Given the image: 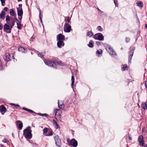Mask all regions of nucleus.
Returning <instances> with one entry per match:
<instances>
[{"label": "nucleus", "mask_w": 147, "mask_h": 147, "mask_svg": "<svg viewBox=\"0 0 147 147\" xmlns=\"http://www.w3.org/2000/svg\"><path fill=\"white\" fill-rule=\"evenodd\" d=\"M44 62L46 65L50 67H54L55 65H56L57 64L61 65L62 64L61 62H58L56 60H44Z\"/></svg>", "instance_id": "f257e3e1"}, {"label": "nucleus", "mask_w": 147, "mask_h": 147, "mask_svg": "<svg viewBox=\"0 0 147 147\" xmlns=\"http://www.w3.org/2000/svg\"><path fill=\"white\" fill-rule=\"evenodd\" d=\"M30 126H28L23 131V135L27 139H30L32 138V131Z\"/></svg>", "instance_id": "f03ea898"}, {"label": "nucleus", "mask_w": 147, "mask_h": 147, "mask_svg": "<svg viewBox=\"0 0 147 147\" xmlns=\"http://www.w3.org/2000/svg\"><path fill=\"white\" fill-rule=\"evenodd\" d=\"M67 141L69 145H71L74 147H76L78 145L77 142L74 138L70 140L67 139Z\"/></svg>", "instance_id": "7ed1b4c3"}, {"label": "nucleus", "mask_w": 147, "mask_h": 147, "mask_svg": "<svg viewBox=\"0 0 147 147\" xmlns=\"http://www.w3.org/2000/svg\"><path fill=\"white\" fill-rule=\"evenodd\" d=\"M130 51L129 53L128 61L129 63H131V61L133 56L135 48L134 47H131L130 48Z\"/></svg>", "instance_id": "20e7f679"}, {"label": "nucleus", "mask_w": 147, "mask_h": 147, "mask_svg": "<svg viewBox=\"0 0 147 147\" xmlns=\"http://www.w3.org/2000/svg\"><path fill=\"white\" fill-rule=\"evenodd\" d=\"M71 26L68 23H65L63 26V30L65 32L68 33L70 32Z\"/></svg>", "instance_id": "39448f33"}, {"label": "nucleus", "mask_w": 147, "mask_h": 147, "mask_svg": "<svg viewBox=\"0 0 147 147\" xmlns=\"http://www.w3.org/2000/svg\"><path fill=\"white\" fill-rule=\"evenodd\" d=\"M94 38L96 40H104L103 35L101 33H98L95 34L94 36Z\"/></svg>", "instance_id": "423d86ee"}, {"label": "nucleus", "mask_w": 147, "mask_h": 147, "mask_svg": "<svg viewBox=\"0 0 147 147\" xmlns=\"http://www.w3.org/2000/svg\"><path fill=\"white\" fill-rule=\"evenodd\" d=\"M106 49L111 55H114L116 54L115 53L112 48H111L110 45H107L106 47Z\"/></svg>", "instance_id": "0eeeda50"}, {"label": "nucleus", "mask_w": 147, "mask_h": 147, "mask_svg": "<svg viewBox=\"0 0 147 147\" xmlns=\"http://www.w3.org/2000/svg\"><path fill=\"white\" fill-rule=\"evenodd\" d=\"M54 140L56 145L58 147H61V141L58 136H56L54 138Z\"/></svg>", "instance_id": "6e6552de"}, {"label": "nucleus", "mask_w": 147, "mask_h": 147, "mask_svg": "<svg viewBox=\"0 0 147 147\" xmlns=\"http://www.w3.org/2000/svg\"><path fill=\"white\" fill-rule=\"evenodd\" d=\"M11 27L10 25H9L8 24H5L4 26V30L5 32H6L7 33H10L11 32Z\"/></svg>", "instance_id": "1a4fd4ad"}, {"label": "nucleus", "mask_w": 147, "mask_h": 147, "mask_svg": "<svg viewBox=\"0 0 147 147\" xmlns=\"http://www.w3.org/2000/svg\"><path fill=\"white\" fill-rule=\"evenodd\" d=\"M56 38L57 41H64L65 39V37L64 35L61 34H60L57 36Z\"/></svg>", "instance_id": "9d476101"}, {"label": "nucleus", "mask_w": 147, "mask_h": 147, "mask_svg": "<svg viewBox=\"0 0 147 147\" xmlns=\"http://www.w3.org/2000/svg\"><path fill=\"white\" fill-rule=\"evenodd\" d=\"M3 58L4 60L7 61H9L11 59L10 54L8 53H6L4 56Z\"/></svg>", "instance_id": "9b49d317"}, {"label": "nucleus", "mask_w": 147, "mask_h": 147, "mask_svg": "<svg viewBox=\"0 0 147 147\" xmlns=\"http://www.w3.org/2000/svg\"><path fill=\"white\" fill-rule=\"evenodd\" d=\"M17 9L18 16H22L23 14L22 8H17Z\"/></svg>", "instance_id": "f8f14e48"}, {"label": "nucleus", "mask_w": 147, "mask_h": 147, "mask_svg": "<svg viewBox=\"0 0 147 147\" xmlns=\"http://www.w3.org/2000/svg\"><path fill=\"white\" fill-rule=\"evenodd\" d=\"M64 43L63 41H58L57 43V47L59 48H61L64 46Z\"/></svg>", "instance_id": "ddd939ff"}, {"label": "nucleus", "mask_w": 147, "mask_h": 147, "mask_svg": "<svg viewBox=\"0 0 147 147\" xmlns=\"http://www.w3.org/2000/svg\"><path fill=\"white\" fill-rule=\"evenodd\" d=\"M17 126L19 129H21L23 127L22 123L20 121H18L17 122Z\"/></svg>", "instance_id": "4468645a"}, {"label": "nucleus", "mask_w": 147, "mask_h": 147, "mask_svg": "<svg viewBox=\"0 0 147 147\" xmlns=\"http://www.w3.org/2000/svg\"><path fill=\"white\" fill-rule=\"evenodd\" d=\"M6 111V109L4 107L3 105L0 106V112L2 115L4 114Z\"/></svg>", "instance_id": "2eb2a0df"}, {"label": "nucleus", "mask_w": 147, "mask_h": 147, "mask_svg": "<svg viewBox=\"0 0 147 147\" xmlns=\"http://www.w3.org/2000/svg\"><path fill=\"white\" fill-rule=\"evenodd\" d=\"M9 14L11 16L14 17H16V14L13 10L12 9L10 10Z\"/></svg>", "instance_id": "dca6fc26"}, {"label": "nucleus", "mask_w": 147, "mask_h": 147, "mask_svg": "<svg viewBox=\"0 0 147 147\" xmlns=\"http://www.w3.org/2000/svg\"><path fill=\"white\" fill-rule=\"evenodd\" d=\"M55 115H57L58 116H59L61 115V111L58 109H56L55 111Z\"/></svg>", "instance_id": "f3484780"}, {"label": "nucleus", "mask_w": 147, "mask_h": 147, "mask_svg": "<svg viewBox=\"0 0 147 147\" xmlns=\"http://www.w3.org/2000/svg\"><path fill=\"white\" fill-rule=\"evenodd\" d=\"M18 50L19 51L21 52L22 53H25L26 52V51L25 49L22 47H20L19 48Z\"/></svg>", "instance_id": "a211bd4d"}, {"label": "nucleus", "mask_w": 147, "mask_h": 147, "mask_svg": "<svg viewBox=\"0 0 147 147\" xmlns=\"http://www.w3.org/2000/svg\"><path fill=\"white\" fill-rule=\"evenodd\" d=\"M142 108L144 109H147V104L146 102L143 103L141 105Z\"/></svg>", "instance_id": "6ab92c4d"}, {"label": "nucleus", "mask_w": 147, "mask_h": 147, "mask_svg": "<svg viewBox=\"0 0 147 147\" xmlns=\"http://www.w3.org/2000/svg\"><path fill=\"white\" fill-rule=\"evenodd\" d=\"M71 88L74 89L73 88V85L74 82V77L73 76H71Z\"/></svg>", "instance_id": "aec40b11"}, {"label": "nucleus", "mask_w": 147, "mask_h": 147, "mask_svg": "<svg viewBox=\"0 0 147 147\" xmlns=\"http://www.w3.org/2000/svg\"><path fill=\"white\" fill-rule=\"evenodd\" d=\"M23 109L24 110L28 111L32 113H35L32 110L30 109H27V108H24V107H23Z\"/></svg>", "instance_id": "412c9836"}, {"label": "nucleus", "mask_w": 147, "mask_h": 147, "mask_svg": "<svg viewBox=\"0 0 147 147\" xmlns=\"http://www.w3.org/2000/svg\"><path fill=\"white\" fill-rule=\"evenodd\" d=\"M4 16L5 13L3 11H1V13L0 14V19L3 18V19H4Z\"/></svg>", "instance_id": "4be33fe9"}, {"label": "nucleus", "mask_w": 147, "mask_h": 147, "mask_svg": "<svg viewBox=\"0 0 147 147\" xmlns=\"http://www.w3.org/2000/svg\"><path fill=\"white\" fill-rule=\"evenodd\" d=\"M58 104L59 108L61 109H63L64 107V105L63 104L59 105V100H58Z\"/></svg>", "instance_id": "5701e85b"}, {"label": "nucleus", "mask_w": 147, "mask_h": 147, "mask_svg": "<svg viewBox=\"0 0 147 147\" xmlns=\"http://www.w3.org/2000/svg\"><path fill=\"white\" fill-rule=\"evenodd\" d=\"M136 4L137 5L140 7H142L143 6V3L141 1H138L137 2Z\"/></svg>", "instance_id": "b1692460"}, {"label": "nucleus", "mask_w": 147, "mask_h": 147, "mask_svg": "<svg viewBox=\"0 0 147 147\" xmlns=\"http://www.w3.org/2000/svg\"><path fill=\"white\" fill-rule=\"evenodd\" d=\"M53 135V132L52 131H50L48 132L47 134H46L45 135V136H50Z\"/></svg>", "instance_id": "393cba45"}, {"label": "nucleus", "mask_w": 147, "mask_h": 147, "mask_svg": "<svg viewBox=\"0 0 147 147\" xmlns=\"http://www.w3.org/2000/svg\"><path fill=\"white\" fill-rule=\"evenodd\" d=\"M88 45L90 47H93L92 40H90V41L89 44H88Z\"/></svg>", "instance_id": "a878e982"}, {"label": "nucleus", "mask_w": 147, "mask_h": 147, "mask_svg": "<svg viewBox=\"0 0 147 147\" xmlns=\"http://www.w3.org/2000/svg\"><path fill=\"white\" fill-rule=\"evenodd\" d=\"M92 33L90 31L88 32L87 34V36L89 37H91L93 36Z\"/></svg>", "instance_id": "bb28decb"}, {"label": "nucleus", "mask_w": 147, "mask_h": 147, "mask_svg": "<svg viewBox=\"0 0 147 147\" xmlns=\"http://www.w3.org/2000/svg\"><path fill=\"white\" fill-rule=\"evenodd\" d=\"M45 53L44 52L42 53H39L38 54V57H40V58H42L43 56L45 54Z\"/></svg>", "instance_id": "cd10ccee"}, {"label": "nucleus", "mask_w": 147, "mask_h": 147, "mask_svg": "<svg viewBox=\"0 0 147 147\" xmlns=\"http://www.w3.org/2000/svg\"><path fill=\"white\" fill-rule=\"evenodd\" d=\"M38 114L40 116H42V117L45 116L46 117H47L48 116V115L46 113L44 114H41L40 113H38Z\"/></svg>", "instance_id": "c85d7f7f"}, {"label": "nucleus", "mask_w": 147, "mask_h": 147, "mask_svg": "<svg viewBox=\"0 0 147 147\" xmlns=\"http://www.w3.org/2000/svg\"><path fill=\"white\" fill-rule=\"evenodd\" d=\"M9 24L10 25V27H11V29L15 24V21L14 20H13L12 21V23L11 24Z\"/></svg>", "instance_id": "c756f323"}, {"label": "nucleus", "mask_w": 147, "mask_h": 147, "mask_svg": "<svg viewBox=\"0 0 147 147\" xmlns=\"http://www.w3.org/2000/svg\"><path fill=\"white\" fill-rule=\"evenodd\" d=\"M127 69V65H123V66L122 69L123 71Z\"/></svg>", "instance_id": "7c9ffc66"}, {"label": "nucleus", "mask_w": 147, "mask_h": 147, "mask_svg": "<svg viewBox=\"0 0 147 147\" xmlns=\"http://www.w3.org/2000/svg\"><path fill=\"white\" fill-rule=\"evenodd\" d=\"M97 29L100 32H102L103 30L102 28L100 26L97 27Z\"/></svg>", "instance_id": "2f4dec72"}, {"label": "nucleus", "mask_w": 147, "mask_h": 147, "mask_svg": "<svg viewBox=\"0 0 147 147\" xmlns=\"http://www.w3.org/2000/svg\"><path fill=\"white\" fill-rule=\"evenodd\" d=\"M53 123L54 124V125H55V127L57 128H58V125L56 121L55 120H53Z\"/></svg>", "instance_id": "473e14b6"}, {"label": "nucleus", "mask_w": 147, "mask_h": 147, "mask_svg": "<svg viewBox=\"0 0 147 147\" xmlns=\"http://www.w3.org/2000/svg\"><path fill=\"white\" fill-rule=\"evenodd\" d=\"M143 136H142L141 135L138 138V140L139 141H143Z\"/></svg>", "instance_id": "72a5a7b5"}, {"label": "nucleus", "mask_w": 147, "mask_h": 147, "mask_svg": "<svg viewBox=\"0 0 147 147\" xmlns=\"http://www.w3.org/2000/svg\"><path fill=\"white\" fill-rule=\"evenodd\" d=\"M102 53V51L101 49L97 50L96 53L97 54H100Z\"/></svg>", "instance_id": "f704fd0d"}, {"label": "nucleus", "mask_w": 147, "mask_h": 147, "mask_svg": "<svg viewBox=\"0 0 147 147\" xmlns=\"http://www.w3.org/2000/svg\"><path fill=\"white\" fill-rule=\"evenodd\" d=\"M10 18L9 16L8 15L6 17V20L7 21V23L8 24H9L8 21H9L10 20Z\"/></svg>", "instance_id": "c9c22d12"}, {"label": "nucleus", "mask_w": 147, "mask_h": 147, "mask_svg": "<svg viewBox=\"0 0 147 147\" xmlns=\"http://www.w3.org/2000/svg\"><path fill=\"white\" fill-rule=\"evenodd\" d=\"M48 131V128H45L43 129V134L47 133Z\"/></svg>", "instance_id": "e433bc0d"}, {"label": "nucleus", "mask_w": 147, "mask_h": 147, "mask_svg": "<svg viewBox=\"0 0 147 147\" xmlns=\"http://www.w3.org/2000/svg\"><path fill=\"white\" fill-rule=\"evenodd\" d=\"M17 27L20 30L21 29V25L20 24V22L19 24H18V23H17Z\"/></svg>", "instance_id": "4c0bfd02"}, {"label": "nucleus", "mask_w": 147, "mask_h": 147, "mask_svg": "<svg viewBox=\"0 0 147 147\" xmlns=\"http://www.w3.org/2000/svg\"><path fill=\"white\" fill-rule=\"evenodd\" d=\"M39 18L40 19H41L42 17V13L41 12V11L40 9H39Z\"/></svg>", "instance_id": "58836bf2"}, {"label": "nucleus", "mask_w": 147, "mask_h": 147, "mask_svg": "<svg viewBox=\"0 0 147 147\" xmlns=\"http://www.w3.org/2000/svg\"><path fill=\"white\" fill-rule=\"evenodd\" d=\"M139 144L140 146H144V141H139Z\"/></svg>", "instance_id": "ea45409f"}, {"label": "nucleus", "mask_w": 147, "mask_h": 147, "mask_svg": "<svg viewBox=\"0 0 147 147\" xmlns=\"http://www.w3.org/2000/svg\"><path fill=\"white\" fill-rule=\"evenodd\" d=\"M3 69V67L2 65V63L0 60V70H1Z\"/></svg>", "instance_id": "a19ab883"}, {"label": "nucleus", "mask_w": 147, "mask_h": 147, "mask_svg": "<svg viewBox=\"0 0 147 147\" xmlns=\"http://www.w3.org/2000/svg\"><path fill=\"white\" fill-rule=\"evenodd\" d=\"M12 106H16V107H20L19 105H15L14 104H13V103H11V104Z\"/></svg>", "instance_id": "79ce46f5"}, {"label": "nucleus", "mask_w": 147, "mask_h": 147, "mask_svg": "<svg viewBox=\"0 0 147 147\" xmlns=\"http://www.w3.org/2000/svg\"><path fill=\"white\" fill-rule=\"evenodd\" d=\"M114 2L115 4V6H116V5L117 4V0H114Z\"/></svg>", "instance_id": "37998d69"}, {"label": "nucleus", "mask_w": 147, "mask_h": 147, "mask_svg": "<svg viewBox=\"0 0 147 147\" xmlns=\"http://www.w3.org/2000/svg\"><path fill=\"white\" fill-rule=\"evenodd\" d=\"M70 18L69 17H67V21L68 22H69L70 21Z\"/></svg>", "instance_id": "c03bdc74"}, {"label": "nucleus", "mask_w": 147, "mask_h": 147, "mask_svg": "<svg viewBox=\"0 0 147 147\" xmlns=\"http://www.w3.org/2000/svg\"><path fill=\"white\" fill-rule=\"evenodd\" d=\"M8 9L7 7H5L4 8V9L3 10L5 11H8Z\"/></svg>", "instance_id": "a18cd8bd"}, {"label": "nucleus", "mask_w": 147, "mask_h": 147, "mask_svg": "<svg viewBox=\"0 0 147 147\" xmlns=\"http://www.w3.org/2000/svg\"><path fill=\"white\" fill-rule=\"evenodd\" d=\"M2 4L5 3V0H0Z\"/></svg>", "instance_id": "49530a36"}, {"label": "nucleus", "mask_w": 147, "mask_h": 147, "mask_svg": "<svg viewBox=\"0 0 147 147\" xmlns=\"http://www.w3.org/2000/svg\"><path fill=\"white\" fill-rule=\"evenodd\" d=\"M3 28L2 25L0 23V30H1Z\"/></svg>", "instance_id": "de8ad7c7"}, {"label": "nucleus", "mask_w": 147, "mask_h": 147, "mask_svg": "<svg viewBox=\"0 0 147 147\" xmlns=\"http://www.w3.org/2000/svg\"><path fill=\"white\" fill-rule=\"evenodd\" d=\"M3 142L4 143H6L7 142V140L5 139H4L3 140Z\"/></svg>", "instance_id": "09e8293b"}, {"label": "nucleus", "mask_w": 147, "mask_h": 147, "mask_svg": "<svg viewBox=\"0 0 147 147\" xmlns=\"http://www.w3.org/2000/svg\"><path fill=\"white\" fill-rule=\"evenodd\" d=\"M145 87L146 88H147V81L145 82Z\"/></svg>", "instance_id": "8fccbe9b"}, {"label": "nucleus", "mask_w": 147, "mask_h": 147, "mask_svg": "<svg viewBox=\"0 0 147 147\" xmlns=\"http://www.w3.org/2000/svg\"><path fill=\"white\" fill-rule=\"evenodd\" d=\"M18 19H19L20 20H22V16H20V17H18Z\"/></svg>", "instance_id": "3c124183"}, {"label": "nucleus", "mask_w": 147, "mask_h": 147, "mask_svg": "<svg viewBox=\"0 0 147 147\" xmlns=\"http://www.w3.org/2000/svg\"><path fill=\"white\" fill-rule=\"evenodd\" d=\"M128 136H129V140H131L132 138L130 137V135H129V134H128Z\"/></svg>", "instance_id": "603ef678"}, {"label": "nucleus", "mask_w": 147, "mask_h": 147, "mask_svg": "<svg viewBox=\"0 0 147 147\" xmlns=\"http://www.w3.org/2000/svg\"><path fill=\"white\" fill-rule=\"evenodd\" d=\"M22 4H20L19 5V8H22Z\"/></svg>", "instance_id": "864d4df0"}, {"label": "nucleus", "mask_w": 147, "mask_h": 147, "mask_svg": "<svg viewBox=\"0 0 147 147\" xmlns=\"http://www.w3.org/2000/svg\"><path fill=\"white\" fill-rule=\"evenodd\" d=\"M12 58H13V61H15V58L14 57V56L13 55L12 56Z\"/></svg>", "instance_id": "5fc2aeb1"}, {"label": "nucleus", "mask_w": 147, "mask_h": 147, "mask_svg": "<svg viewBox=\"0 0 147 147\" xmlns=\"http://www.w3.org/2000/svg\"><path fill=\"white\" fill-rule=\"evenodd\" d=\"M15 18V19H14V20H16V21H18V20L16 18V17H14Z\"/></svg>", "instance_id": "6e6d98bb"}, {"label": "nucleus", "mask_w": 147, "mask_h": 147, "mask_svg": "<svg viewBox=\"0 0 147 147\" xmlns=\"http://www.w3.org/2000/svg\"><path fill=\"white\" fill-rule=\"evenodd\" d=\"M145 128H144V127H143V128H142V131H144L145 130Z\"/></svg>", "instance_id": "4d7b16f0"}, {"label": "nucleus", "mask_w": 147, "mask_h": 147, "mask_svg": "<svg viewBox=\"0 0 147 147\" xmlns=\"http://www.w3.org/2000/svg\"><path fill=\"white\" fill-rule=\"evenodd\" d=\"M145 27L147 29V24H146L145 25Z\"/></svg>", "instance_id": "13d9d810"}, {"label": "nucleus", "mask_w": 147, "mask_h": 147, "mask_svg": "<svg viewBox=\"0 0 147 147\" xmlns=\"http://www.w3.org/2000/svg\"><path fill=\"white\" fill-rule=\"evenodd\" d=\"M98 10L99 11H100V12L101 11L98 8Z\"/></svg>", "instance_id": "bf43d9fd"}, {"label": "nucleus", "mask_w": 147, "mask_h": 147, "mask_svg": "<svg viewBox=\"0 0 147 147\" xmlns=\"http://www.w3.org/2000/svg\"><path fill=\"white\" fill-rule=\"evenodd\" d=\"M40 19V21L41 22V23H42V18H41V19Z\"/></svg>", "instance_id": "052dcab7"}, {"label": "nucleus", "mask_w": 147, "mask_h": 147, "mask_svg": "<svg viewBox=\"0 0 147 147\" xmlns=\"http://www.w3.org/2000/svg\"><path fill=\"white\" fill-rule=\"evenodd\" d=\"M18 1H21V0H18Z\"/></svg>", "instance_id": "680f3d73"}, {"label": "nucleus", "mask_w": 147, "mask_h": 147, "mask_svg": "<svg viewBox=\"0 0 147 147\" xmlns=\"http://www.w3.org/2000/svg\"><path fill=\"white\" fill-rule=\"evenodd\" d=\"M1 146H3V145L2 144H1Z\"/></svg>", "instance_id": "e2e57ef3"}, {"label": "nucleus", "mask_w": 147, "mask_h": 147, "mask_svg": "<svg viewBox=\"0 0 147 147\" xmlns=\"http://www.w3.org/2000/svg\"><path fill=\"white\" fill-rule=\"evenodd\" d=\"M39 9H40L39 8H38V10L39 11Z\"/></svg>", "instance_id": "0e129e2a"}]
</instances>
